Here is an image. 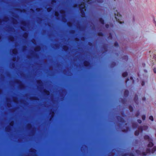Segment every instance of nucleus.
Here are the masks:
<instances>
[{"mask_svg": "<svg viewBox=\"0 0 156 156\" xmlns=\"http://www.w3.org/2000/svg\"><path fill=\"white\" fill-rule=\"evenodd\" d=\"M149 119L151 120V121H153L154 120V119L153 116H150L149 117Z\"/></svg>", "mask_w": 156, "mask_h": 156, "instance_id": "48", "label": "nucleus"}, {"mask_svg": "<svg viewBox=\"0 0 156 156\" xmlns=\"http://www.w3.org/2000/svg\"><path fill=\"white\" fill-rule=\"evenodd\" d=\"M14 37L12 36H10L8 38L9 40L11 41H13L14 40Z\"/></svg>", "mask_w": 156, "mask_h": 156, "instance_id": "26", "label": "nucleus"}, {"mask_svg": "<svg viewBox=\"0 0 156 156\" xmlns=\"http://www.w3.org/2000/svg\"><path fill=\"white\" fill-rule=\"evenodd\" d=\"M62 49L65 52H67L69 49V47L67 45H64L63 46Z\"/></svg>", "mask_w": 156, "mask_h": 156, "instance_id": "12", "label": "nucleus"}, {"mask_svg": "<svg viewBox=\"0 0 156 156\" xmlns=\"http://www.w3.org/2000/svg\"><path fill=\"white\" fill-rule=\"evenodd\" d=\"M132 127L134 128H136L137 127V125L135 123H133L132 125Z\"/></svg>", "mask_w": 156, "mask_h": 156, "instance_id": "35", "label": "nucleus"}, {"mask_svg": "<svg viewBox=\"0 0 156 156\" xmlns=\"http://www.w3.org/2000/svg\"><path fill=\"white\" fill-rule=\"evenodd\" d=\"M10 130V128L9 127H7L5 128V130L6 132H9Z\"/></svg>", "mask_w": 156, "mask_h": 156, "instance_id": "44", "label": "nucleus"}, {"mask_svg": "<svg viewBox=\"0 0 156 156\" xmlns=\"http://www.w3.org/2000/svg\"><path fill=\"white\" fill-rule=\"evenodd\" d=\"M78 5L77 4H74L73 5V7L74 8H76L77 7H78Z\"/></svg>", "mask_w": 156, "mask_h": 156, "instance_id": "54", "label": "nucleus"}, {"mask_svg": "<svg viewBox=\"0 0 156 156\" xmlns=\"http://www.w3.org/2000/svg\"><path fill=\"white\" fill-rule=\"evenodd\" d=\"M147 153L146 152H142L141 153V154H142V155H144V156H146L147 155Z\"/></svg>", "mask_w": 156, "mask_h": 156, "instance_id": "53", "label": "nucleus"}, {"mask_svg": "<svg viewBox=\"0 0 156 156\" xmlns=\"http://www.w3.org/2000/svg\"><path fill=\"white\" fill-rule=\"evenodd\" d=\"M139 130H136L135 131L134 134L136 136H138L140 133Z\"/></svg>", "mask_w": 156, "mask_h": 156, "instance_id": "29", "label": "nucleus"}, {"mask_svg": "<svg viewBox=\"0 0 156 156\" xmlns=\"http://www.w3.org/2000/svg\"><path fill=\"white\" fill-rule=\"evenodd\" d=\"M156 151V146L154 147L151 151L152 153H153Z\"/></svg>", "mask_w": 156, "mask_h": 156, "instance_id": "27", "label": "nucleus"}, {"mask_svg": "<svg viewBox=\"0 0 156 156\" xmlns=\"http://www.w3.org/2000/svg\"><path fill=\"white\" fill-rule=\"evenodd\" d=\"M128 59V57L127 55H124L122 57V59L124 60L125 62H127Z\"/></svg>", "mask_w": 156, "mask_h": 156, "instance_id": "14", "label": "nucleus"}, {"mask_svg": "<svg viewBox=\"0 0 156 156\" xmlns=\"http://www.w3.org/2000/svg\"><path fill=\"white\" fill-rule=\"evenodd\" d=\"M130 129L129 127H127L126 129H123L122 130V131L123 132H127Z\"/></svg>", "mask_w": 156, "mask_h": 156, "instance_id": "24", "label": "nucleus"}, {"mask_svg": "<svg viewBox=\"0 0 156 156\" xmlns=\"http://www.w3.org/2000/svg\"><path fill=\"white\" fill-rule=\"evenodd\" d=\"M37 83L38 85H40L43 83L42 81L41 80H37Z\"/></svg>", "mask_w": 156, "mask_h": 156, "instance_id": "31", "label": "nucleus"}, {"mask_svg": "<svg viewBox=\"0 0 156 156\" xmlns=\"http://www.w3.org/2000/svg\"><path fill=\"white\" fill-rule=\"evenodd\" d=\"M153 140H152V141H148L149 143L147 144V146L148 147H152L154 145V144L152 142Z\"/></svg>", "mask_w": 156, "mask_h": 156, "instance_id": "11", "label": "nucleus"}, {"mask_svg": "<svg viewBox=\"0 0 156 156\" xmlns=\"http://www.w3.org/2000/svg\"><path fill=\"white\" fill-rule=\"evenodd\" d=\"M114 14L116 21L119 23L122 24V22L120 21L122 18L121 15L117 11L115 12Z\"/></svg>", "mask_w": 156, "mask_h": 156, "instance_id": "2", "label": "nucleus"}, {"mask_svg": "<svg viewBox=\"0 0 156 156\" xmlns=\"http://www.w3.org/2000/svg\"><path fill=\"white\" fill-rule=\"evenodd\" d=\"M103 49L104 50V51L103 53H104L108 51V48L107 46L105 45H104L102 46Z\"/></svg>", "mask_w": 156, "mask_h": 156, "instance_id": "15", "label": "nucleus"}, {"mask_svg": "<svg viewBox=\"0 0 156 156\" xmlns=\"http://www.w3.org/2000/svg\"><path fill=\"white\" fill-rule=\"evenodd\" d=\"M44 94L46 96H48L50 95V92L48 90H47L45 89H44L43 90Z\"/></svg>", "mask_w": 156, "mask_h": 156, "instance_id": "8", "label": "nucleus"}, {"mask_svg": "<svg viewBox=\"0 0 156 156\" xmlns=\"http://www.w3.org/2000/svg\"><path fill=\"white\" fill-rule=\"evenodd\" d=\"M30 99L32 101H37L38 100V98L37 97H30Z\"/></svg>", "mask_w": 156, "mask_h": 156, "instance_id": "18", "label": "nucleus"}, {"mask_svg": "<svg viewBox=\"0 0 156 156\" xmlns=\"http://www.w3.org/2000/svg\"><path fill=\"white\" fill-rule=\"evenodd\" d=\"M128 73L127 72H124L122 74V76L123 77H125L127 76Z\"/></svg>", "mask_w": 156, "mask_h": 156, "instance_id": "30", "label": "nucleus"}, {"mask_svg": "<svg viewBox=\"0 0 156 156\" xmlns=\"http://www.w3.org/2000/svg\"><path fill=\"white\" fill-rule=\"evenodd\" d=\"M129 109L130 112H132L133 111V108L131 105H130L129 106Z\"/></svg>", "mask_w": 156, "mask_h": 156, "instance_id": "28", "label": "nucleus"}, {"mask_svg": "<svg viewBox=\"0 0 156 156\" xmlns=\"http://www.w3.org/2000/svg\"><path fill=\"white\" fill-rule=\"evenodd\" d=\"M144 139L145 140H147L148 141H152V139L148 135H145L144 136Z\"/></svg>", "mask_w": 156, "mask_h": 156, "instance_id": "9", "label": "nucleus"}, {"mask_svg": "<svg viewBox=\"0 0 156 156\" xmlns=\"http://www.w3.org/2000/svg\"><path fill=\"white\" fill-rule=\"evenodd\" d=\"M129 94V91L127 90H125L124 92V95L125 97H127Z\"/></svg>", "mask_w": 156, "mask_h": 156, "instance_id": "13", "label": "nucleus"}, {"mask_svg": "<svg viewBox=\"0 0 156 156\" xmlns=\"http://www.w3.org/2000/svg\"><path fill=\"white\" fill-rule=\"evenodd\" d=\"M16 10L20 12H22L24 10L23 9H17Z\"/></svg>", "mask_w": 156, "mask_h": 156, "instance_id": "47", "label": "nucleus"}, {"mask_svg": "<svg viewBox=\"0 0 156 156\" xmlns=\"http://www.w3.org/2000/svg\"><path fill=\"white\" fill-rule=\"evenodd\" d=\"M41 49V47L40 46H37L34 48V51L36 52H37L40 50Z\"/></svg>", "mask_w": 156, "mask_h": 156, "instance_id": "17", "label": "nucleus"}, {"mask_svg": "<svg viewBox=\"0 0 156 156\" xmlns=\"http://www.w3.org/2000/svg\"><path fill=\"white\" fill-rule=\"evenodd\" d=\"M105 27L106 28H108L109 27V25L108 24H106L105 25Z\"/></svg>", "mask_w": 156, "mask_h": 156, "instance_id": "62", "label": "nucleus"}, {"mask_svg": "<svg viewBox=\"0 0 156 156\" xmlns=\"http://www.w3.org/2000/svg\"><path fill=\"white\" fill-rule=\"evenodd\" d=\"M128 154L129 156H135L134 154L132 153H130Z\"/></svg>", "mask_w": 156, "mask_h": 156, "instance_id": "57", "label": "nucleus"}, {"mask_svg": "<svg viewBox=\"0 0 156 156\" xmlns=\"http://www.w3.org/2000/svg\"><path fill=\"white\" fill-rule=\"evenodd\" d=\"M67 25L69 27H71L72 26V23L71 22H69L67 23Z\"/></svg>", "mask_w": 156, "mask_h": 156, "instance_id": "39", "label": "nucleus"}, {"mask_svg": "<svg viewBox=\"0 0 156 156\" xmlns=\"http://www.w3.org/2000/svg\"><path fill=\"white\" fill-rule=\"evenodd\" d=\"M145 83L144 81H142L141 82V84L142 86H144L145 84Z\"/></svg>", "mask_w": 156, "mask_h": 156, "instance_id": "56", "label": "nucleus"}, {"mask_svg": "<svg viewBox=\"0 0 156 156\" xmlns=\"http://www.w3.org/2000/svg\"><path fill=\"white\" fill-rule=\"evenodd\" d=\"M75 30H71L70 31V33L72 34H73L75 33Z\"/></svg>", "mask_w": 156, "mask_h": 156, "instance_id": "60", "label": "nucleus"}, {"mask_svg": "<svg viewBox=\"0 0 156 156\" xmlns=\"http://www.w3.org/2000/svg\"><path fill=\"white\" fill-rule=\"evenodd\" d=\"M96 1L99 3H102L103 2V0H97Z\"/></svg>", "mask_w": 156, "mask_h": 156, "instance_id": "52", "label": "nucleus"}, {"mask_svg": "<svg viewBox=\"0 0 156 156\" xmlns=\"http://www.w3.org/2000/svg\"><path fill=\"white\" fill-rule=\"evenodd\" d=\"M114 45L115 46V47H118L119 46L118 43L116 41L115 42V43H114Z\"/></svg>", "mask_w": 156, "mask_h": 156, "instance_id": "45", "label": "nucleus"}, {"mask_svg": "<svg viewBox=\"0 0 156 156\" xmlns=\"http://www.w3.org/2000/svg\"><path fill=\"white\" fill-rule=\"evenodd\" d=\"M99 22L102 25H104L105 24L104 20L102 18H100L99 19Z\"/></svg>", "mask_w": 156, "mask_h": 156, "instance_id": "19", "label": "nucleus"}, {"mask_svg": "<svg viewBox=\"0 0 156 156\" xmlns=\"http://www.w3.org/2000/svg\"><path fill=\"white\" fill-rule=\"evenodd\" d=\"M148 127L147 126H139L138 127V129L141 131H142L143 130H146L148 129Z\"/></svg>", "mask_w": 156, "mask_h": 156, "instance_id": "6", "label": "nucleus"}, {"mask_svg": "<svg viewBox=\"0 0 156 156\" xmlns=\"http://www.w3.org/2000/svg\"><path fill=\"white\" fill-rule=\"evenodd\" d=\"M52 10V8L51 7H48L47 9V11L48 12H51Z\"/></svg>", "mask_w": 156, "mask_h": 156, "instance_id": "41", "label": "nucleus"}, {"mask_svg": "<svg viewBox=\"0 0 156 156\" xmlns=\"http://www.w3.org/2000/svg\"><path fill=\"white\" fill-rule=\"evenodd\" d=\"M17 52V50L16 49H13L12 50V53L14 55H16Z\"/></svg>", "mask_w": 156, "mask_h": 156, "instance_id": "23", "label": "nucleus"}, {"mask_svg": "<svg viewBox=\"0 0 156 156\" xmlns=\"http://www.w3.org/2000/svg\"><path fill=\"white\" fill-rule=\"evenodd\" d=\"M153 71H154V73H156V68H154L153 69Z\"/></svg>", "mask_w": 156, "mask_h": 156, "instance_id": "61", "label": "nucleus"}, {"mask_svg": "<svg viewBox=\"0 0 156 156\" xmlns=\"http://www.w3.org/2000/svg\"><path fill=\"white\" fill-rule=\"evenodd\" d=\"M75 40L76 42H78L80 41V39L76 37L75 38Z\"/></svg>", "mask_w": 156, "mask_h": 156, "instance_id": "55", "label": "nucleus"}, {"mask_svg": "<svg viewBox=\"0 0 156 156\" xmlns=\"http://www.w3.org/2000/svg\"><path fill=\"white\" fill-rule=\"evenodd\" d=\"M16 98H13V101L14 102H16Z\"/></svg>", "mask_w": 156, "mask_h": 156, "instance_id": "63", "label": "nucleus"}, {"mask_svg": "<svg viewBox=\"0 0 156 156\" xmlns=\"http://www.w3.org/2000/svg\"><path fill=\"white\" fill-rule=\"evenodd\" d=\"M14 124V121H11L9 123V126H13Z\"/></svg>", "mask_w": 156, "mask_h": 156, "instance_id": "34", "label": "nucleus"}, {"mask_svg": "<svg viewBox=\"0 0 156 156\" xmlns=\"http://www.w3.org/2000/svg\"><path fill=\"white\" fill-rule=\"evenodd\" d=\"M87 3L89 5H91L93 3L92 0H86Z\"/></svg>", "mask_w": 156, "mask_h": 156, "instance_id": "25", "label": "nucleus"}, {"mask_svg": "<svg viewBox=\"0 0 156 156\" xmlns=\"http://www.w3.org/2000/svg\"><path fill=\"white\" fill-rule=\"evenodd\" d=\"M116 118L118 121L122 123H124L125 122L124 119L119 116H117Z\"/></svg>", "mask_w": 156, "mask_h": 156, "instance_id": "7", "label": "nucleus"}, {"mask_svg": "<svg viewBox=\"0 0 156 156\" xmlns=\"http://www.w3.org/2000/svg\"><path fill=\"white\" fill-rule=\"evenodd\" d=\"M153 58L155 59V60H156V54L155 53L154 54V55L153 56Z\"/></svg>", "mask_w": 156, "mask_h": 156, "instance_id": "59", "label": "nucleus"}, {"mask_svg": "<svg viewBox=\"0 0 156 156\" xmlns=\"http://www.w3.org/2000/svg\"><path fill=\"white\" fill-rule=\"evenodd\" d=\"M130 79L132 81V83L133 84L134 82V80L133 78V77H130Z\"/></svg>", "mask_w": 156, "mask_h": 156, "instance_id": "49", "label": "nucleus"}, {"mask_svg": "<svg viewBox=\"0 0 156 156\" xmlns=\"http://www.w3.org/2000/svg\"><path fill=\"white\" fill-rule=\"evenodd\" d=\"M116 65V63L115 62H112L111 63L110 66L111 68H113L115 67Z\"/></svg>", "mask_w": 156, "mask_h": 156, "instance_id": "16", "label": "nucleus"}, {"mask_svg": "<svg viewBox=\"0 0 156 156\" xmlns=\"http://www.w3.org/2000/svg\"><path fill=\"white\" fill-rule=\"evenodd\" d=\"M15 82L18 84L20 88L22 89L24 87L23 84L22 83L21 81L19 80H17L15 81Z\"/></svg>", "mask_w": 156, "mask_h": 156, "instance_id": "5", "label": "nucleus"}, {"mask_svg": "<svg viewBox=\"0 0 156 156\" xmlns=\"http://www.w3.org/2000/svg\"><path fill=\"white\" fill-rule=\"evenodd\" d=\"M21 24L23 26H26L27 24V22L25 21H23L21 22Z\"/></svg>", "mask_w": 156, "mask_h": 156, "instance_id": "38", "label": "nucleus"}, {"mask_svg": "<svg viewBox=\"0 0 156 156\" xmlns=\"http://www.w3.org/2000/svg\"><path fill=\"white\" fill-rule=\"evenodd\" d=\"M32 127V125L30 123L28 124L27 125V127L28 129H30Z\"/></svg>", "mask_w": 156, "mask_h": 156, "instance_id": "33", "label": "nucleus"}, {"mask_svg": "<svg viewBox=\"0 0 156 156\" xmlns=\"http://www.w3.org/2000/svg\"><path fill=\"white\" fill-rule=\"evenodd\" d=\"M83 65L85 68H88L90 66L91 64L88 61L85 60L83 62Z\"/></svg>", "mask_w": 156, "mask_h": 156, "instance_id": "4", "label": "nucleus"}, {"mask_svg": "<svg viewBox=\"0 0 156 156\" xmlns=\"http://www.w3.org/2000/svg\"><path fill=\"white\" fill-rule=\"evenodd\" d=\"M55 114L54 111L51 110L50 113V114L51 115L50 118L49 119V120L51 121L52 119L53 118Z\"/></svg>", "mask_w": 156, "mask_h": 156, "instance_id": "10", "label": "nucleus"}, {"mask_svg": "<svg viewBox=\"0 0 156 156\" xmlns=\"http://www.w3.org/2000/svg\"><path fill=\"white\" fill-rule=\"evenodd\" d=\"M140 112L139 111L136 112L135 114V115L136 117H138L140 115Z\"/></svg>", "mask_w": 156, "mask_h": 156, "instance_id": "50", "label": "nucleus"}, {"mask_svg": "<svg viewBox=\"0 0 156 156\" xmlns=\"http://www.w3.org/2000/svg\"><path fill=\"white\" fill-rule=\"evenodd\" d=\"M36 151V150L34 148H32L30 149V152L32 154H35Z\"/></svg>", "mask_w": 156, "mask_h": 156, "instance_id": "21", "label": "nucleus"}, {"mask_svg": "<svg viewBox=\"0 0 156 156\" xmlns=\"http://www.w3.org/2000/svg\"><path fill=\"white\" fill-rule=\"evenodd\" d=\"M9 20V18L7 17H5L3 21L5 22H7Z\"/></svg>", "mask_w": 156, "mask_h": 156, "instance_id": "42", "label": "nucleus"}, {"mask_svg": "<svg viewBox=\"0 0 156 156\" xmlns=\"http://www.w3.org/2000/svg\"><path fill=\"white\" fill-rule=\"evenodd\" d=\"M56 0H51V4H53L54 3H56Z\"/></svg>", "mask_w": 156, "mask_h": 156, "instance_id": "51", "label": "nucleus"}, {"mask_svg": "<svg viewBox=\"0 0 156 156\" xmlns=\"http://www.w3.org/2000/svg\"><path fill=\"white\" fill-rule=\"evenodd\" d=\"M98 36H104V34L102 32H98Z\"/></svg>", "mask_w": 156, "mask_h": 156, "instance_id": "36", "label": "nucleus"}, {"mask_svg": "<svg viewBox=\"0 0 156 156\" xmlns=\"http://www.w3.org/2000/svg\"><path fill=\"white\" fill-rule=\"evenodd\" d=\"M134 100L136 103H137L138 102V97L137 95H136L134 98Z\"/></svg>", "mask_w": 156, "mask_h": 156, "instance_id": "20", "label": "nucleus"}, {"mask_svg": "<svg viewBox=\"0 0 156 156\" xmlns=\"http://www.w3.org/2000/svg\"><path fill=\"white\" fill-rule=\"evenodd\" d=\"M36 10L37 11L39 12L40 10V8H37Z\"/></svg>", "mask_w": 156, "mask_h": 156, "instance_id": "64", "label": "nucleus"}, {"mask_svg": "<svg viewBox=\"0 0 156 156\" xmlns=\"http://www.w3.org/2000/svg\"><path fill=\"white\" fill-rule=\"evenodd\" d=\"M126 101L125 99H121V102L123 104H125L126 102Z\"/></svg>", "mask_w": 156, "mask_h": 156, "instance_id": "43", "label": "nucleus"}, {"mask_svg": "<svg viewBox=\"0 0 156 156\" xmlns=\"http://www.w3.org/2000/svg\"><path fill=\"white\" fill-rule=\"evenodd\" d=\"M142 118L143 120H144L146 119V116L144 115H142Z\"/></svg>", "mask_w": 156, "mask_h": 156, "instance_id": "46", "label": "nucleus"}, {"mask_svg": "<svg viewBox=\"0 0 156 156\" xmlns=\"http://www.w3.org/2000/svg\"><path fill=\"white\" fill-rule=\"evenodd\" d=\"M60 13L62 15V19L63 22H66L67 20L65 18V16L64 15L65 13V11L64 10L62 9L60 11Z\"/></svg>", "mask_w": 156, "mask_h": 156, "instance_id": "3", "label": "nucleus"}, {"mask_svg": "<svg viewBox=\"0 0 156 156\" xmlns=\"http://www.w3.org/2000/svg\"><path fill=\"white\" fill-rule=\"evenodd\" d=\"M85 4L84 2H81L80 4H79L78 8L80 12L81 16L82 17H84L85 16Z\"/></svg>", "mask_w": 156, "mask_h": 156, "instance_id": "1", "label": "nucleus"}, {"mask_svg": "<svg viewBox=\"0 0 156 156\" xmlns=\"http://www.w3.org/2000/svg\"><path fill=\"white\" fill-rule=\"evenodd\" d=\"M146 152L147 153H150L151 152V149L150 148H147L146 150Z\"/></svg>", "mask_w": 156, "mask_h": 156, "instance_id": "40", "label": "nucleus"}, {"mask_svg": "<svg viewBox=\"0 0 156 156\" xmlns=\"http://www.w3.org/2000/svg\"><path fill=\"white\" fill-rule=\"evenodd\" d=\"M135 152L138 154H141V153L140 151L138 150H135Z\"/></svg>", "mask_w": 156, "mask_h": 156, "instance_id": "37", "label": "nucleus"}, {"mask_svg": "<svg viewBox=\"0 0 156 156\" xmlns=\"http://www.w3.org/2000/svg\"><path fill=\"white\" fill-rule=\"evenodd\" d=\"M55 16L57 19H58V17L59 16V13L58 11H55Z\"/></svg>", "mask_w": 156, "mask_h": 156, "instance_id": "22", "label": "nucleus"}, {"mask_svg": "<svg viewBox=\"0 0 156 156\" xmlns=\"http://www.w3.org/2000/svg\"><path fill=\"white\" fill-rule=\"evenodd\" d=\"M28 34L27 33H25L23 35V37L25 38H26L28 37Z\"/></svg>", "mask_w": 156, "mask_h": 156, "instance_id": "32", "label": "nucleus"}, {"mask_svg": "<svg viewBox=\"0 0 156 156\" xmlns=\"http://www.w3.org/2000/svg\"><path fill=\"white\" fill-rule=\"evenodd\" d=\"M137 122L140 124L142 122V121L140 119H138L137 120Z\"/></svg>", "mask_w": 156, "mask_h": 156, "instance_id": "58", "label": "nucleus"}]
</instances>
